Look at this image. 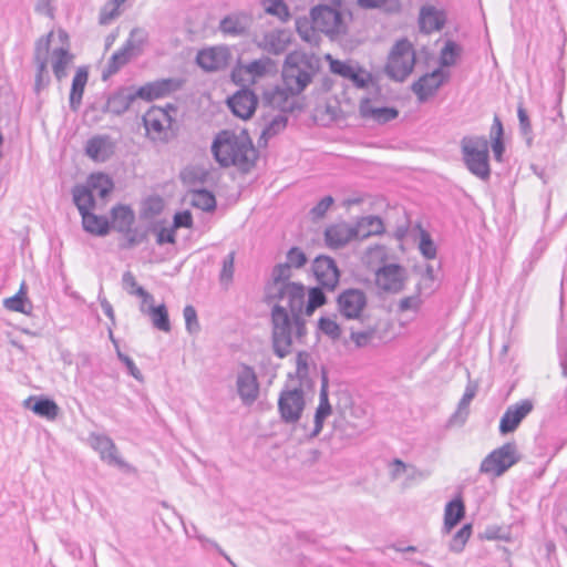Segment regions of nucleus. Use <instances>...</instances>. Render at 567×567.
I'll return each mask as SVG.
<instances>
[{"instance_id": "obj_64", "label": "nucleus", "mask_w": 567, "mask_h": 567, "mask_svg": "<svg viewBox=\"0 0 567 567\" xmlns=\"http://www.w3.org/2000/svg\"><path fill=\"white\" fill-rule=\"evenodd\" d=\"M173 226L177 228H190L193 226V215L189 210L177 212L174 215Z\"/></svg>"}, {"instance_id": "obj_33", "label": "nucleus", "mask_w": 567, "mask_h": 567, "mask_svg": "<svg viewBox=\"0 0 567 567\" xmlns=\"http://www.w3.org/2000/svg\"><path fill=\"white\" fill-rule=\"evenodd\" d=\"M296 30L302 41L312 47L319 45L321 32L317 29V25H315V20L310 14L309 17H299L296 19Z\"/></svg>"}, {"instance_id": "obj_32", "label": "nucleus", "mask_w": 567, "mask_h": 567, "mask_svg": "<svg viewBox=\"0 0 567 567\" xmlns=\"http://www.w3.org/2000/svg\"><path fill=\"white\" fill-rule=\"evenodd\" d=\"M465 516V505L463 498L457 495L446 503L444 509L443 532L450 533Z\"/></svg>"}, {"instance_id": "obj_44", "label": "nucleus", "mask_w": 567, "mask_h": 567, "mask_svg": "<svg viewBox=\"0 0 567 567\" xmlns=\"http://www.w3.org/2000/svg\"><path fill=\"white\" fill-rule=\"evenodd\" d=\"M146 315H148L151 317L153 326L156 329L164 331V332L171 331V322H169L168 311L164 303L158 305V306L151 305L147 308Z\"/></svg>"}, {"instance_id": "obj_35", "label": "nucleus", "mask_w": 567, "mask_h": 567, "mask_svg": "<svg viewBox=\"0 0 567 567\" xmlns=\"http://www.w3.org/2000/svg\"><path fill=\"white\" fill-rule=\"evenodd\" d=\"M522 457L523 455L514 441L498 446V476L518 463Z\"/></svg>"}, {"instance_id": "obj_11", "label": "nucleus", "mask_w": 567, "mask_h": 567, "mask_svg": "<svg viewBox=\"0 0 567 567\" xmlns=\"http://www.w3.org/2000/svg\"><path fill=\"white\" fill-rule=\"evenodd\" d=\"M311 270L318 285L326 290L333 291L339 285L341 274L333 258L324 255L316 257Z\"/></svg>"}, {"instance_id": "obj_60", "label": "nucleus", "mask_w": 567, "mask_h": 567, "mask_svg": "<svg viewBox=\"0 0 567 567\" xmlns=\"http://www.w3.org/2000/svg\"><path fill=\"white\" fill-rule=\"evenodd\" d=\"M334 203V199L332 196L328 195L321 198L311 209H310V216L312 219H320L323 218L327 214L328 209L331 207V205Z\"/></svg>"}, {"instance_id": "obj_48", "label": "nucleus", "mask_w": 567, "mask_h": 567, "mask_svg": "<svg viewBox=\"0 0 567 567\" xmlns=\"http://www.w3.org/2000/svg\"><path fill=\"white\" fill-rule=\"evenodd\" d=\"M271 276L276 286L275 298L279 300L280 290L286 287V285L293 284L292 281H289L291 277V267L287 262L278 264L274 267Z\"/></svg>"}, {"instance_id": "obj_46", "label": "nucleus", "mask_w": 567, "mask_h": 567, "mask_svg": "<svg viewBox=\"0 0 567 567\" xmlns=\"http://www.w3.org/2000/svg\"><path fill=\"white\" fill-rule=\"evenodd\" d=\"M324 551L309 550L307 553H300L296 556L295 564L297 567H328L324 557Z\"/></svg>"}, {"instance_id": "obj_14", "label": "nucleus", "mask_w": 567, "mask_h": 567, "mask_svg": "<svg viewBox=\"0 0 567 567\" xmlns=\"http://www.w3.org/2000/svg\"><path fill=\"white\" fill-rule=\"evenodd\" d=\"M181 86L182 81L178 79H159L140 86L135 90V95L141 100L152 102L154 100L168 96L173 92L179 90Z\"/></svg>"}, {"instance_id": "obj_36", "label": "nucleus", "mask_w": 567, "mask_h": 567, "mask_svg": "<svg viewBox=\"0 0 567 567\" xmlns=\"http://www.w3.org/2000/svg\"><path fill=\"white\" fill-rule=\"evenodd\" d=\"M82 225L83 229L92 235L106 236L111 229V223L105 216H99L94 213H83Z\"/></svg>"}, {"instance_id": "obj_28", "label": "nucleus", "mask_w": 567, "mask_h": 567, "mask_svg": "<svg viewBox=\"0 0 567 567\" xmlns=\"http://www.w3.org/2000/svg\"><path fill=\"white\" fill-rule=\"evenodd\" d=\"M136 99H138V96L135 95V91H132L131 89H121L109 96L105 105V112L114 115H122L130 109Z\"/></svg>"}, {"instance_id": "obj_62", "label": "nucleus", "mask_w": 567, "mask_h": 567, "mask_svg": "<svg viewBox=\"0 0 567 567\" xmlns=\"http://www.w3.org/2000/svg\"><path fill=\"white\" fill-rule=\"evenodd\" d=\"M120 4L113 1L112 4H107L102 8L100 16H99V22L102 25L110 24L116 17L120 16Z\"/></svg>"}, {"instance_id": "obj_20", "label": "nucleus", "mask_w": 567, "mask_h": 567, "mask_svg": "<svg viewBox=\"0 0 567 567\" xmlns=\"http://www.w3.org/2000/svg\"><path fill=\"white\" fill-rule=\"evenodd\" d=\"M230 54L225 47H214L203 49L197 53L196 62L198 66L207 72L219 71L228 65Z\"/></svg>"}, {"instance_id": "obj_8", "label": "nucleus", "mask_w": 567, "mask_h": 567, "mask_svg": "<svg viewBox=\"0 0 567 567\" xmlns=\"http://www.w3.org/2000/svg\"><path fill=\"white\" fill-rule=\"evenodd\" d=\"M305 405V392L301 386L282 390L278 399V411L282 422L286 424L298 422Z\"/></svg>"}, {"instance_id": "obj_40", "label": "nucleus", "mask_w": 567, "mask_h": 567, "mask_svg": "<svg viewBox=\"0 0 567 567\" xmlns=\"http://www.w3.org/2000/svg\"><path fill=\"white\" fill-rule=\"evenodd\" d=\"M324 290L326 288L320 285L311 287L308 290L307 301L306 298L303 299L302 316L310 317L318 308L327 303Z\"/></svg>"}, {"instance_id": "obj_19", "label": "nucleus", "mask_w": 567, "mask_h": 567, "mask_svg": "<svg viewBox=\"0 0 567 567\" xmlns=\"http://www.w3.org/2000/svg\"><path fill=\"white\" fill-rule=\"evenodd\" d=\"M52 33L45 38H41L37 42L34 62L37 64V74L34 81V90L39 93L42 89L47 87L50 83V75L48 72V58L47 54L50 48V39Z\"/></svg>"}, {"instance_id": "obj_2", "label": "nucleus", "mask_w": 567, "mask_h": 567, "mask_svg": "<svg viewBox=\"0 0 567 567\" xmlns=\"http://www.w3.org/2000/svg\"><path fill=\"white\" fill-rule=\"evenodd\" d=\"M212 153L221 167L235 166L245 173L254 167L257 159V150L246 130L218 132L212 143Z\"/></svg>"}, {"instance_id": "obj_61", "label": "nucleus", "mask_w": 567, "mask_h": 567, "mask_svg": "<svg viewBox=\"0 0 567 567\" xmlns=\"http://www.w3.org/2000/svg\"><path fill=\"white\" fill-rule=\"evenodd\" d=\"M271 64L270 59L254 60L247 65V72L254 78L265 75Z\"/></svg>"}, {"instance_id": "obj_25", "label": "nucleus", "mask_w": 567, "mask_h": 567, "mask_svg": "<svg viewBox=\"0 0 567 567\" xmlns=\"http://www.w3.org/2000/svg\"><path fill=\"white\" fill-rule=\"evenodd\" d=\"M85 154L95 162H106L114 154V144L109 135L93 136L86 142Z\"/></svg>"}, {"instance_id": "obj_13", "label": "nucleus", "mask_w": 567, "mask_h": 567, "mask_svg": "<svg viewBox=\"0 0 567 567\" xmlns=\"http://www.w3.org/2000/svg\"><path fill=\"white\" fill-rule=\"evenodd\" d=\"M237 393L245 405L252 404L259 395V383L252 367L241 364L236 378Z\"/></svg>"}, {"instance_id": "obj_26", "label": "nucleus", "mask_w": 567, "mask_h": 567, "mask_svg": "<svg viewBox=\"0 0 567 567\" xmlns=\"http://www.w3.org/2000/svg\"><path fill=\"white\" fill-rule=\"evenodd\" d=\"M250 18L244 12L230 13L219 22V30L230 37H240L247 33Z\"/></svg>"}, {"instance_id": "obj_51", "label": "nucleus", "mask_w": 567, "mask_h": 567, "mask_svg": "<svg viewBox=\"0 0 567 567\" xmlns=\"http://www.w3.org/2000/svg\"><path fill=\"white\" fill-rule=\"evenodd\" d=\"M420 228V241H419V249L422 256L425 259H435L437 254V248L435 243L433 241L430 233L425 229H423L421 226Z\"/></svg>"}, {"instance_id": "obj_52", "label": "nucleus", "mask_w": 567, "mask_h": 567, "mask_svg": "<svg viewBox=\"0 0 567 567\" xmlns=\"http://www.w3.org/2000/svg\"><path fill=\"white\" fill-rule=\"evenodd\" d=\"M471 535H472V525L471 524L463 525L452 537L450 545H449L450 550L453 553L463 551Z\"/></svg>"}, {"instance_id": "obj_4", "label": "nucleus", "mask_w": 567, "mask_h": 567, "mask_svg": "<svg viewBox=\"0 0 567 567\" xmlns=\"http://www.w3.org/2000/svg\"><path fill=\"white\" fill-rule=\"evenodd\" d=\"M461 151L466 168L481 179L489 176L488 141L483 136H464Z\"/></svg>"}, {"instance_id": "obj_41", "label": "nucleus", "mask_w": 567, "mask_h": 567, "mask_svg": "<svg viewBox=\"0 0 567 567\" xmlns=\"http://www.w3.org/2000/svg\"><path fill=\"white\" fill-rule=\"evenodd\" d=\"M113 227L118 231H128L135 220L134 212L128 206L118 205L111 212Z\"/></svg>"}, {"instance_id": "obj_57", "label": "nucleus", "mask_w": 567, "mask_h": 567, "mask_svg": "<svg viewBox=\"0 0 567 567\" xmlns=\"http://www.w3.org/2000/svg\"><path fill=\"white\" fill-rule=\"evenodd\" d=\"M125 236V243L121 245L123 249H131L146 240V231H140L138 229L128 228V231H122Z\"/></svg>"}, {"instance_id": "obj_21", "label": "nucleus", "mask_w": 567, "mask_h": 567, "mask_svg": "<svg viewBox=\"0 0 567 567\" xmlns=\"http://www.w3.org/2000/svg\"><path fill=\"white\" fill-rule=\"evenodd\" d=\"M172 122L173 117L167 110L158 106L151 107L143 116L146 133L152 140L161 137L165 128L171 126Z\"/></svg>"}, {"instance_id": "obj_29", "label": "nucleus", "mask_w": 567, "mask_h": 567, "mask_svg": "<svg viewBox=\"0 0 567 567\" xmlns=\"http://www.w3.org/2000/svg\"><path fill=\"white\" fill-rule=\"evenodd\" d=\"M290 43V34L286 30H274L266 33L260 47L268 53L279 55L284 53Z\"/></svg>"}, {"instance_id": "obj_12", "label": "nucleus", "mask_w": 567, "mask_h": 567, "mask_svg": "<svg viewBox=\"0 0 567 567\" xmlns=\"http://www.w3.org/2000/svg\"><path fill=\"white\" fill-rule=\"evenodd\" d=\"M449 73L442 68H437L430 73H425L415 81L411 90L416 95L420 103L426 102L437 90L447 81Z\"/></svg>"}, {"instance_id": "obj_42", "label": "nucleus", "mask_w": 567, "mask_h": 567, "mask_svg": "<svg viewBox=\"0 0 567 567\" xmlns=\"http://www.w3.org/2000/svg\"><path fill=\"white\" fill-rule=\"evenodd\" d=\"M190 203L194 207L207 213L214 212L217 205L214 193L206 188L193 190Z\"/></svg>"}, {"instance_id": "obj_22", "label": "nucleus", "mask_w": 567, "mask_h": 567, "mask_svg": "<svg viewBox=\"0 0 567 567\" xmlns=\"http://www.w3.org/2000/svg\"><path fill=\"white\" fill-rule=\"evenodd\" d=\"M378 284L388 292H400L404 287V268L399 264H388L379 269Z\"/></svg>"}, {"instance_id": "obj_37", "label": "nucleus", "mask_w": 567, "mask_h": 567, "mask_svg": "<svg viewBox=\"0 0 567 567\" xmlns=\"http://www.w3.org/2000/svg\"><path fill=\"white\" fill-rule=\"evenodd\" d=\"M89 72L85 68H79L71 85L70 91V107L72 111H78L81 105L85 85L87 83Z\"/></svg>"}, {"instance_id": "obj_16", "label": "nucleus", "mask_w": 567, "mask_h": 567, "mask_svg": "<svg viewBox=\"0 0 567 567\" xmlns=\"http://www.w3.org/2000/svg\"><path fill=\"white\" fill-rule=\"evenodd\" d=\"M300 93L291 92L287 85H276L271 89L265 90L262 94L264 104L277 109L282 113L292 112L296 107L295 97Z\"/></svg>"}, {"instance_id": "obj_49", "label": "nucleus", "mask_w": 567, "mask_h": 567, "mask_svg": "<svg viewBox=\"0 0 567 567\" xmlns=\"http://www.w3.org/2000/svg\"><path fill=\"white\" fill-rule=\"evenodd\" d=\"M288 117L285 114H277L271 117V120L266 123L265 127L261 131L260 138L266 142L271 137L279 134L287 126Z\"/></svg>"}, {"instance_id": "obj_38", "label": "nucleus", "mask_w": 567, "mask_h": 567, "mask_svg": "<svg viewBox=\"0 0 567 567\" xmlns=\"http://www.w3.org/2000/svg\"><path fill=\"white\" fill-rule=\"evenodd\" d=\"M73 202L80 215L86 214L95 207V198L92 189L85 185H76L72 189Z\"/></svg>"}, {"instance_id": "obj_56", "label": "nucleus", "mask_w": 567, "mask_h": 567, "mask_svg": "<svg viewBox=\"0 0 567 567\" xmlns=\"http://www.w3.org/2000/svg\"><path fill=\"white\" fill-rule=\"evenodd\" d=\"M318 328L323 334L328 336L332 340H338L341 337L340 326L328 317H321L319 319Z\"/></svg>"}, {"instance_id": "obj_7", "label": "nucleus", "mask_w": 567, "mask_h": 567, "mask_svg": "<svg viewBox=\"0 0 567 567\" xmlns=\"http://www.w3.org/2000/svg\"><path fill=\"white\" fill-rule=\"evenodd\" d=\"M331 73L350 81L357 89H367L373 82L371 72L351 60L341 61L327 55Z\"/></svg>"}, {"instance_id": "obj_53", "label": "nucleus", "mask_w": 567, "mask_h": 567, "mask_svg": "<svg viewBox=\"0 0 567 567\" xmlns=\"http://www.w3.org/2000/svg\"><path fill=\"white\" fill-rule=\"evenodd\" d=\"M461 54V47L454 41H446L444 48L441 51L440 65L452 66L456 63L457 58Z\"/></svg>"}, {"instance_id": "obj_18", "label": "nucleus", "mask_w": 567, "mask_h": 567, "mask_svg": "<svg viewBox=\"0 0 567 567\" xmlns=\"http://www.w3.org/2000/svg\"><path fill=\"white\" fill-rule=\"evenodd\" d=\"M534 404L526 399L509 405L501 419L498 430L502 434L514 432L520 422L533 411Z\"/></svg>"}, {"instance_id": "obj_15", "label": "nucleus", "mask_w": 567, "mask_h": 567, "mask_svg": "<svg viewBox=\"0 0 567 567\" xmlns=\"http://www.w3.org/2000/svg\"><path fill=\"white\" fill-rule=\"evenodd\" d=\"M228 107L239 118H250L258 105V96L248 87L240 89L227 100Z\"/></svg>"}, {"instance_id": "obj_27", "label": "nucleus", "mask_w": 567, "mask_h": 567, "mask_svg": "<svg viewBox=\"0 0 567 567\" xmlns=\"http://www.w3.org/2000/svg\"><path fill=\"white\" fill-rule=\"evenodd\" d=\"M446 22L445 13L435 7H422L419 17L420 30L424 33H432L443 29Z\"/></svg>"}, {"instance_id": "obj_50", "label": "nucleus", "mask_w": 567, "mask_h": 567, "mask_svg": "<svg viewBox=\"0 0 567 567\" xmlns=\"http://www.w3.org/2000/svg\"><path fill=\"white\" fill-rule=\"evenodd\" d=\"M3 305L8 310L20 313H28L25 307L27 305H30V302L24 291V285L21 286L20 290L14 296L4 299Z\"/></svg>"}, {"instance_id": "obj_43", "label": "nucleus", "mask_w": 567, "mask_h": 567, "mask_svg": "<svg viewBox=\"0 0 567 567\" xmlns=\"http://www.w3.org/2000/svg\"><path fill=\"white\" fill-rule=\"evenodd\" d=\"M85 186L90 187L93 194L95 192L101 198H104L113 190L114 184L109 175L96 173L90 175Z\"/></svg>"}, {"instance_id": "obj_39", "label": "nucleus", "mask_w": 567, "mask_h": 567, "mask_svg": "<svg viewBox=\"0 0 567 567\" xmlns=\"http://www.w3.org/2000/svg\"><path fill=\"white\" fill-rule=\"evenodd\" d=\"M73 60V54L65 48H56L52 51V71L58 81L68 75L66 69Z\"/></svg>"}, {"instance_id": "obj_6", "label": "nucleus", "mask_w": 567, "mask_h": 567, "mask_svg": "<svg viewBox=\"0 0 567 567\" xmlns=\"http://www.w3.org/2000/svg\"><path fill=\"white\" fill-rule=\"evenodd\" d=\"M310 16L315 20V25L321 33L327 35H338L347 32V24L343 14L339 8L318 4L311 8Z\"/></svg>"}, {"instance_id": "obj_10", "label": "nucleus", "mask_w": 567, "mask_h": 567, "mask_svg": "<svg viewBox=\"0 0 567 567\" xmlns=\"http://www.w3.org/2000/svg\"><path fill=\"white\" fill-rule=\"evenodd\" d=\"M90 446L99 453L100 458L109 465L130 471L132 467L120 455L114 441L106 434L91 433L89 435Z\"/></svg>"}, {"instance_id": "obj_23", "label": "nucleus", "mask_w": 567, "mask_h": 567, "mask_svg": "<svg viewBox=\"0 0 567 567\" xmlns=\"http://www.w3.org/2000/svg\"><path fill=\"white\" fill-rule=\"evenodd\" d=\"M360 229L344 223L330 225L324 230V243L330 249H340L352 239L358 238Z\"/></svg>"}, {"instance_id": "obj_63", "label": "nucleus", "mask_w": 567, "mask_h": 567, "mask_svg": "<svg viewBox=\"0 0 567 567\" xmlns=\"http://www.w3.org/2000/svg\"><path fill=\"white\" fill-rule=\"evenodd\" d=\"M374 337V330L351 331L350 339L358 348L367 347Z\"/></svg>"}, {"instance_id": "obj_55", "label": "nucleus", "mask_w": 567, "mask_h": 567, "mask_svg": "<svg viewBox=\"0 0 567 567\" xmlns=\"http://www.w3.org/2000/svg\"><path fill=\"white\" fill-rule=\"evenodd\" d=\"M517 115H518V120H519L520 134L525 138L527 146L530 147L533 144L534 137H533V130H532L529 116L523 106L518 107Z\"/></svg>"}, {"instance_id": "obj_30", "label": "nucleus", "mask_w": 567, "mask_h": 567, "mask_svg": "<svg viewBox=\"0 0 567 567\" xmlns=\"http://www.w3.org/2000/svg\"><path fill=\"white\" fill-rule=\"evenodd\" d=\"M147 41V34L143 29L134 28L131 30L124 44L116 51L124 61H128L142 51Z\"/></svg>"}, {"instance_id": "obj_54", "label": "nucleus", "mask_w": 567, "mask_h": 567, "mask_svg": "<svg viewBox=\"0 0 567 567\" xmlns=\"http://www.w3.org/2000/svg\"><path fill=\"white\" fill-rule=\"evenodd\" d=\"M235 262V251H230L228 255H226L221 262V270L219 274V280L221 285L228 286L234 278V267Z\"/></svg>"}, {"instance_id": "obj_3", "label": "nucleus", "mask_w": 567, "mask_h": 567, "mask_svg": "<svg viewBox=\"0 0 567 567\" xmlns=\"http://www.w3.org/2000/svg\"><path fill=\"white\" fill-rule=\"evenodd\" d=\"M321 66L320 59L303 51H292L285 58L281 78L282 84L291 92L302 93L312 82Z\"/></svg>"}, {"instance_id": "obj_31", "label": "nucleus", "mask_w": 567, "mask_h": 567, "mask_svg": "<svg viewBox=\"0 0 567 567\" xmlns=\"http://www.w3.org/2000/svg\"><path fill=\"white\" fill-rule=\"evenodd\" d=\"M360 113L362 117L373 118L380 124H385L399 116V111L392 106L373 107L369 99H364L360 103Z\"/></svg>"}, {"instance_id": "obj_45", "label": "nucleus", "mask_w": 567, "mask_h": 567, "mask_svg": "<svg viewBox=\"0 0 567 567\" xmlns=\"http://www.w3.org/2000/svg\"><path fill=\"white\" fill-rule=\"evenodd\" d=\"M360 229V238H367L373 235H381L384 233L383 220L379 216H367L355 227Z\"/></svg>"}, {"instance_id": "obj_47", "label": "nucleus", "mask_w": 567, "mask_h": 567, "mask_svg": "<svg viewBox=\"0 0 567 567\" xmlns=\"http://www.w3.org/2000/svg\"><path fill=\"white\" fill-rule=\"evenodd\" d=\"M265 12L278 18L281 22L290 19V10L284 0H261Z\"/></svg>"}, {"instance_id": "obj_17", "label": "nucleus", "mask_w": 567, "mask_h": 567, "mask_svg": "<svg viewBox=\"0 0 567 567\" xmlns=\"http://www.w3.org/2000/svg\"><path fill=\"white\" fill-rule=\"evenodd\" d=\"M331 414L332 406L329 402V378L327 370L322 368L319 404L315 412V426L309 434L310 439L317 437L321 433L326 419Z\"/></svg>"}, {"instance_id": "obj_34", "label": "nucleus", "mask_w": 567, "mask_h": 567, "mask_svg": "<svg viewBox=\"0 0 567 567\" xmlns=\"http://www.w3.org/2000/svg\"><path fill=\"white\" fill-rule=\"evenodd\" d=\"M25 406L30 408L32 412L39 416L48 420H54L59 414V406L54 400L50 398H33L30 396L25 401Z\"/></svg>"}, {"instance_id": "obj_24", "label": "nucleus", "mask_w": 567, "mask_h": 567, "mask_svg": "<svg viewBox=\"0 0 567 567\" xmlns=\"http://www.w3.org/2000/svg\"><path fill=\"white\" fill-rule=\"evenodd\" d=\"M477 392L476 383L468 381L454 413L447 420V427H461L470 415V405Z\"/></svg>"}, {"instance_id": "obj_1", "label": "nucleus", "mask_w": 567, "mask_h": 567, "mask_svg": "<svg viewBox=\"0 0 567 567\" xmlns=\"http://www.w3.org/2000/svg\"><path fill=\"white\" fill-rule=\"evenodd\" d=\"M305 286L289 284L279 292V300L271 308V343L274 353L282 359L291 353L293 342L303 343L307 336L306 320L302 316Z\"/></svg>"}, {"instance_id": "obj_59", "label": "nucleus", "mask_w": 567, "mask_h": 567, "mask_svg": "<svg viewBox=\"0 0 567 567\" xmlns=\"http://www.w3.org/2000/svg\"><path fill=\"white\" fill-rule=\"evenodd\" d=\"M183 315L185 318L186 330L190 334L197 333L199 331V323L197 319L196 309L193 306L187 305L183 310Z\"/></svg>"}, {"instance_id": "obj_5", "label": "nucleus", "mask_w": 567, "mask_h": 567, "mask_svg": "<svg viewBox=\"0 0 567 567\" xmlns=\"http://www.w3.org/2000/svg\"><path fill=\"white\" fill-rule=\"evenodd\" d=\"M416 61L413 44L405 38L398 40L390 50L384 66L385 74L395 82H403L412 73Z\"/></svg>"}, {"instance_id": "obj_9", "label": "nucleus", "mask_w": 567, "mask_h": 567, "mask_svg": "<svg viewBox=\"0 0 567 567\" xmlns=\"http://www.w3.org/2000/svg\"><path fill=\"white\" fill-rule=\"evenodd\" d=\"M367 303V295L358 288L344 289L337 297L338 310L348 320L361 319Z\"/></svg>"}, {"instance_id": "obj_58", "label": "nucleus", "mask_w": 567, "mask_h": 567, "mask_svg": "<svg viewBox=\"0 0 567 567\" xmlns=\"http://www.w3.org/2000/svg\"><path fill=\"white\" fill-rule=\"evenodd\" d=\"M307 261V255L299 247H291L286 255V262L291 268H302Z\"/></svg>"}]
</instances>
